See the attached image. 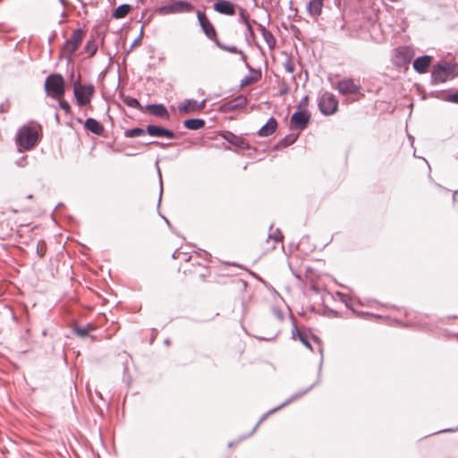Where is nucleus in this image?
Wrapping results in <instances>:
<instances>
[{
	"mask_svg": "<svg viewBox=\"0 0 458 458\" xmlns=\"http://www.w3.org/2000/svg\"><path fill=\"white\" fill-rule=\"evenodd\" d=\"M84 36L85 32L82 29L74 30L71 37L67 38L63 45V54L71 59L81 44Z\"/></svg>",
	"mask_w": 458,
	"mask_h": 458,
	"instance_id": "obj_7",
	"label": "nucleus"
},
{
	"mask_svg": "<svg viewBox=\"0 0 458 458\" xmlns=\"http://www.w3.org/2000/svg\"><path fill=\"white\" fill-rule=\"evenodd\" d=\"M277 125V121L274 117H270L268 121L259 130L258 135L260 137L270 136L276 131Z\"/></svg>",
	"mask_w": 458,
	"mask_h": 458,
	"instance_id": "obj_19",
	"label": "nucleus"
},
{
	"mask_svg": "<svg viewBox=\"0 0 458 458\" xmlns=\"http://www.w3.org/2000/svg\"><path fill=\"white\" fill-rule=\"evenodd\" d=\"M247 104V98L242 96V95H240L236 98H233V99L229 100V101H226L225 103H224L221 106V109L223 111H235L237 109H240V108H242L246 106Z\"/></svg>",
	"mask_w": 458,
	"mask_h": 458,
	"instance_id": "obj_13",
	"label": "nucleus"
},
{
	"mask_svg": "<svg viewBox=\"0 0 458 458\" xmlns=\"http://www.w3.org/2000/svg\"><path fill=\"white\" fill-rule=\"evenodd\" d=\"M222 136L227 142L242 149H246L249 147V144L242 137L231 131H225Z\"/></svg>",
	"mask_w": 458,
	"mask_h": 458,
	"instance_id": "obj_16",
	"label": "nucleus"
},
{
	"mask_svg": "<svg viewBox=\"0 0 458 458\" xmlns=\"http://www.w3.org/2000/svg\"><path fill=\"white\" fill-rule=\"evenodd\" d=\"M292 335L293 339L298 337L300 342L312 352L322 353V344L317 336L300 331L296 327H293Z\"/></svg>",
	"mask_w": 458,
	"mask_h": 458,
	"instance_id": "obj_6",
	"label": "nucleus"
},
{
	"mask_svg": "<svg viewBox=\"0 0 458 458\" xmlns=\"http://www.w3.org/2000/svg\"><path fill=\"white\" fill-rule=\"evenodd\" d=\"M336 89L342 95H352L360 91V86L354 83L352 79H344L337 83Z\"/></svg>",
	"mask_w": 458,
	"mask_h": 458,
	"instance_id": "obj_11",
	"label": "nucleus"
},
{
	"mask_svg": "<svg viewBox=\"0 0 458 458\" xmlns=\"http://www.w3.org/2000/svg\"><path fill=\"white\" fill-rule=\"evenodd\" d=\"M310 116L302 111H296L291 116V123L300 130L306 128L310 123Z\"/></svg>",
	"mask_w": 458,
	"mask_h": 458,
	"instance_id": "obj_14",
	"label": "nucleus"
},
{
	"mask_svg": "<svg viewBox=\"0 0 458 458\" xmlns=\"http://www.w3.org/2000/svg\"><path fill=\"white\" fill-rule=\"evenodd\" d=\"M258 29L260 31L268 48L270 50H274L276 46V39L274 37V35L268 30H267L266 27L262 24H259Z\"/></svg>",
	"mask_w": 458,
	"mask_h": 458,
	"instance_id": "obj_22",
	"label": "nucleus"
},
{
	"mask_svg": "<svg viewBox=\"0 0 458 458\" xmlns=\"http://www.w3.org/2000/svg\"><path fill=\"white\" fill-rule=\"evenodd\" d=\"M307 100H308V97H304L302 99V104H305Z\"/></svg>",
	"mask_w": 458,
	"mask_h": 458,
	"instance_id": "obj_43",
	"label": "nucleus"
},
{
	"mask_svg": "<svg viewBox=\"0 0 458 458\" xmlns=\"http://www.w3.org/2000/svg\"><path fill=\"white\" fill-rule=\"evenodd\" d=\"M214 10L221 14L233 15L234 5L228 0H217L214 4Z\"/></svg>",
	"mask_w": 458,
	"mask_h": 458,
	"instance_id": "obj_15",
	"label": "nucleus"
},
{
	"mask_svg": "<svg viewBox=\"0 0 458 458\" xmlns=\"http://www.w3.org/2000/svg\"><path fill=\"white\" fill-rule=\"evenodd\" d=\"M194 10L193 4L184 0H172L167 4L161 5L156 9L159 15H171L191 13Z\"/></svg>",
	"mask_w": 458,
	"mask_h": 458,
	"instance_id": "obj_4",
	"label": "nucleus"
},
{
	"mask_svg": "<svg viewBox=\"0 0 458 458\" xmlns=\"http://www.w3.org/2000/svg\"><path fill=\"white\" fill-rule=\"evenodd\" d=\"M431 61L432 57L429 55L418 57L413 62V69L419 73H424L429 67Z\"/></svg>",
	"mask_w": 458,
	"mask_h": 458,
	"instance_id": "obj_17",
	"label": "nucleus"
},
{
	"mask_svg": "<svg viewBox=\"0 0 458 458\" xmlns=\"http://www.w3.org/2000/svg\"><path fill=\"white\" fill-rule=\"evenodd\" d=\"M183 126L188 130H199L205 126V121L199 118L187 119L183 122Z\"/></svg>",
	"mask_w": 458,
	"mask_h": 458,
	"instance_id": "obj_25",
	"label": "nucleus"
},
{
	"mask_svg": "<svg viewBox=\"0 0 458 458\" xmlns=\"http://www.w3.org/2000/svg\"><path fill=\"white\" fill-rule=\"evenodd\" d=\"M146 132L153 137H166L168 139H175V133L168 129L149 124L147 126Z\"/></svg>",
	"mask_w": 458,
	"mask_h": 458,
	"instance_id": "obj_12",
	"label": "nucleus"
},
{
	"mask_svg": "<svg viewBox=\"0 0 458 458\" xmlns=\"http://www.w3.org/2000/svg\"><path fill=\"white\" fill-rule=\"evenodd\" d=\"M147 110L153 115L168 119L169 113L163 104H149L146 106Z\"/></svg>",
	"mask_w": 458,
	"mask_h": 458,
	"instance_id": "obj_18",
	"label": "nucleus"
},
{
	"mask_svg": "<svg viewBox=\"0 0 458 458\" xmlns=\"http://www.w3.org/2000/svg\"><path fill=\"white\" fill-rule=\"evenodd\" d=\"M260 75H256V76H252V75H248L246 76L241 82V86L243 87V86H247V85H250L253 82H256L259 79Z\"/></svg>",
	"mask_w": 458,
	"mask_h": 458,
	"instance_id": "obj_30",
	"label": "nucleus"
},
{
	"mask_svg": "<svg viewBox=\"0 0 458 458\" xmlns=\"http://www.w3.org/2000/svg\"><path fill=\"white\" fill-rule=\"evenodd\" d=\"M91 330V327L89 325L86 327H78L75 328V333L80 336H87L89 334V331Z\"/></svg>",
	"mask_w": 458,
	"mask_h": 458,
	"instance_id": "obj_31",
	"label": "nucleus"
},
{
	"mask_svg": "<svg viewBox=\"0 0 458 458\" xmlns=\"http://www.w3.org/2000/svg\"><path fill=\"white\" fill-rule=\"evenodd\" d=\"M42 131L40 124L35 122H30L20 128L16 133V144L19 148L30 150L39 140V134Z\"/></svg>",
	"mask_w": 458,
	"mask_h": 458,
	"instance_id": "obj_1",
	"label": "nucleus"
},
{
	"mask_svg": "<svg viewBox=\"0 0 458 458\" xmlns=\"http://www.w3.org/2000/svg\"><path fill=\"white\" fill-rule=\"evenodd\" d=\"M59 101V107L64 111L66 114H69L71 113V106L70 104L63 100L62 98L57 99Z\"/></svg>",
	"mask_w": 458,
	"mask_h": 458,
	"instance_id": "obj_32",
	"label": "nucleus"
},
{
	"mask_svg": "<svg viewBox=\"0 0 458 458\" xmlns=\"http://www.w3.org/2000/svg\"><path fill=\"white\" fill-rule=\"evenodd\" d=\"M215 44L220 49H222L224 51H226V52H229L232 54H239L242 56V60L246 62V60H247L246 55L243 53L242 50L238 49L235 46H227V45L222 44L219 40H217Z\"/></svg>",
	"mask_w": 458,
	"mask_h": 458,
	"instance_id": "obj_24",
	"label": "nucleus"
},
{
	"mask_svg": "<svg viewBox=\"0 0 458 458\" xmlns=\"http://www.w3.org/2000/svg\"><path fill=\"white\" fill-rule=\"evenodd\" d=\"M447 99L451 102L457 103L458 104V91L451 94L447 97Z\"/></svg>",
	"mask_w": 458,
	"mask_h": 458,
	"instance_id": "obj_38",
	"label": "nucleus"
},
{
	"mask_svg": "<svg viewBox=\"0 0 458 458\" xmlns=\"http://www.w3.org/2000/svg\"><path fill=\"white\" fill-rule=\"evenodd\" d=\"M84 128L85 130L89 131L98 136L102 135L105 131L104 126L94 118L86 119L84 122Z\"/></svg>",
	"mask_w": 458,
	"mask_h": 458,
	"instance_id": "obj_20",
	"label": "nucleus"
},
{
	"mask_svg": "<svg viewBox=\"0 0 458 458\" xmlns=\"http://www.w3.org/2000/svg\"><path fill=\"white\" fill-rule=\"evenodd\" d=\"M268 238L273 239L275 240V242H278L282 241L283 235L281 232L278 229H276L275 233L269 234Z\"/></svg>",
	"mask_w": 458,
	"mask_h": 458,
	"instance_id": "obj_34",
	"label": "nucleus"
},
{
	"mask_svg": "<svg viewBox=\"0 0 458 458\" xmlns=\"http://www.w3.org/2000/svg\"><path fill=\"white\" fill-rule=\"evenodd\" d=\"M131 7L130 4H123L119 5L113 13V16L115 19L124 18L131 11Z\"/></svg>",
	"mask_w": 458,
	"mask_h": 458,
	"instance_id": "obj_27",
	"label": "nucleus"
},
{
	"mask_svg": "<svg viewBox=\"0 0 458 458\" xmlns=\"http://www.w3.org/2000/svg\"><path fill=\"white\" fill-rule=\"evenodd\" d=\"M455 76H458V64L440 63L434 67L432 72V80L436 83L445 82Z\"/></svg>",
	"mask_w": 458,
	"mask_h": 458,
	"instance_id": "obj_3",
	"label": "nucleus"
},
{
	"mask_svg": "<svg viewBox=\"0 0 458 458\" xmlns=\"http://www.w3.org/2000/svg\"><path fill=\"white\" fill-rule=\"evenodd\" d=\"M197 18L206 37L216 43L218 40L216 29L208 19L205 13L198 11Z\"/></svg>",
	"mask_w": 458,
	"mask_h": 458,
	"instance_id": "obj_9",
	"label": "nucleus"
},
{
	"mask_svg": "<svg viewBox=\"0 0 458 458\" xmlns=\"http://www.w3.org/2000/svg\"><path fill=\"white\" fill-rule=\"evenodd\" d=\"M324 0H310L307 4V12L312 17H318L321 14Z\"/></svg>",
	"mask_w": 458,
	"mask_h": 458,
	"instance_id": "obj_21",
	"label": "nucleus"
},
{
	"mask_svg": "<svg viewBox=\"0 0 458 458\" xmlns=\"http://www.w3.org/2000/svg\"><path fill=\"white\" fill-rule=\"evenodd\" d=\"M98 48V45L97 39L94 37H91V38L87 41L84 47V52L88 55L89 57H92L96 55Z\"/></svg>",
	"mask_w": 458,
	"mask_h": 458,
	"instance_id": "obj_26",
	"label": "nucleus"
},
{
	"mask_svg": "<svg viewBox=\"0 0 458 458\" xmlns=\"http://www.w3.org/2000/svg\"><path fill=\"white\" fill-rule=\"evenodd\" d=\"M276 316H277V318H278L279 319H282V318H283V315H282L281 311L277 310V311L276 312Z\"/></svg>",
	"mask_w": 458,
	"mask_h": 458,
	"instance_id": "obj_40",
	"label": "nucleus"
},
{
	"mask_svg": "<svg viewBox=\"0 0 458 458\" xmlns=\"http://www.w3.org/2000/svg\"><path fill=\"white\" fill-rule=\"evenodd\" d=\"M205 106L206 99H203L201 102H198L195 99H185L178 106V111L180 114H191L201 111Z\"/></svg>",
	"mask_w": 458,
	"mask_h": 458,
	"instance_id": "obj_10",
	"label": "nucleus"
},
{
	"mask_svg": "<svg viewBox=\"0 0 458 458\" xmlns=\"http://www.w3.org/2000/svg\"><path fill=\"white\" fill-rule=\"evenodd\" d=\"M142 34H143V31L141 30L140 35L138 36V38H135L134 41L132 42V44L131 45L129 52L131 51L136 46L140 45V43L141 41Z\"/></svg>",
	"mask_w": 458,
	"mask_h": 458,
	"instance_id": "obj_35",
	"label": "nucleus"
},
{
	"mask_svg": "<svg viewBox=\"0 0 458 458\" xmlns=\"http://www.w3.org/2000/svg\"><path fill=\"white\" fill-rule=\"evenodd\" d=\"M123 102H124L125 105H127L130 107L138 109L140 111L143 110V107L140 105V103L138 101V99H136L134 98L126 97V98H123Z\"/></svg>",
	"mask_w": 458,
	"mask_h": 458,
	"instance_id": "obj_28",
	"label": "nucleus"
},
{
	"mask_svg": "<svg viewBox=\"0 0 458 458\" xmlns=\"http://www.w3.org/2000/svg\"><path fill=\"white\" fill-rule=\"evenodd\" d=\"M246 29L248 30V33H249V37L254 40L255 39V33H254V30L252 29V26L250 24V22L247 23L246 25Z\"/></svg>",
	"mask_w": 458,
	"mask_h": 458,
	"instance_id": "obj_37",
	"label": "nucleus"
},
{
	"mask_svg": "<svg viewBox=\"0 0 458 458\" xmlns=\"http://www.w3.org/2000/svg\"><path fill=\"white\" fill-rule=\"evenodd\" d=\"M284 70L289 73H293L295 69L294 64L293 63V61L290 58L285 60V62L284 63Z\"/></svg>",
	"mask_w": 458,
	"mask_h": 458,
	"instance_id": "obj_33",
	"label": "nucleus"
},
{
	"mask_svg": "<svg viewBox=\"0 0 458 458\" xmlns=\"http://www.w3.org/2000/svg\"><path fill=\"white\" fill-rule=\"evenodd\" d=\"M318 107L325 115L334 114L338 109V100L333 93L325 91L318 98Z\"/></svg>",
	"mask_w": 458,
	"mask_h": 458,
	"instance_id": "obj_8",
	"label": "nucleus"
},
{
	"mask_svg": "<svg viewBox=\"0 0 458 458\" xmlns=\"http://www.w3.org/2000/svg\"><path fill=\"white\" fill-rule=\"evenodd\" d=\"M145 133H147L146 131L141 128H132L130 130H126L124 135L127 138H135L143 136Z\"/></svg>",
	"mask_w": 458,
	"mask_h": 458,
	"instance_id": "obj_29",
	"label": "nucleus"
},
{
	"mask_svg": "<svg viewBox=\"0 0 458 458\" xmlns=\"http://www.w3.org/2000/svg\"><path fill=\"white\" fill-rule=\"evenodd\" d=\"M95 93L94 85L91 83L81 84L80 81L73 83V94L79 106H84L90 103Z\"/></svg>",
	"mask_w": 458,
	"mask_h": 458,
	"instance_id": "obj_5",
	"label": "nucleus"
},
{
	"mask_svg": "<svg viewBox=\"0 0 458 458\" xmlns=\"http://www.w3.org/2000/svg\"><path fill=\"white\" fill-rule=\"evenodd\" d=\"M307 100H308V97H304L302 99V104H305Z\"/></svg>",
	"mask_w": 458,
	"mask_h": 458,
	"instance_id": "obj_45",
	"label": "nucleus"
},
{
	"mask_svg": "<svg viewBox=\"0 0 458 458\" xmlns=\"http://www.w3.org/2000/svg\"><path fill=\"white\" fill-rule=\"evenodd\" d=\"M240 21L244 24L246 25L247 23L250 22L249 21V17L248 15L245 13V11L244 10H241V13H240Z\"/></svg>",
	"mask_w": 458,
	"mask_h": 458,
	"instance_id": "obj_36",
	"label": "nucleus"
},
{
	"mask_svg": "<svg viewBox=\"0 0 458 458\" xmlns=\"http://www.w3.org/2000/svg\"><path fill=\"white\" fill-rule=\"evenodd\" d=\"M38 254L39 255L40 258H42L44 256V252L42 250H39L38 248Z\"/></svg>",
	"mask_w": 458,
	"mask_h": 458,
	"instance_id": "obj_41",
	"label": "nucleus"
},
{
	"mask_svg": "<svg viewBox=\"0 0 458 458\" xmlns=\"http://www.w3.org/2000/svg\"><path fill=\"white\" fill-rule=\"evenodd\" d=\"M55 119H56L58 121V114H56L55 116Z\"/></svg>",
	"mask_w": 458,
	"mask_h": 458,
	"instance_id": "obj_46",
	"label": "nucleus"
},
{
	"mask_svg": "<svg viewBox=\"0 0 458 458\" xmlns=\"http://www.w3.org/2000/svg\"><path fill=\"white\" fill-rule=\"evenodd\" d=\"M307 100H308V97H304L302 99V104H305Z\"/></svg>",
	"mask_w": 458,
	"mask_h": 458,
	"instance_id": "obj_44",
	"label": "nucleus"
},
{
	"mask_svg": "<svg viewBox=\"0 0 458 458\" xmlns=\"http://www.w3.org/2000/svg\"><path fill=\"white\" fill-rule=\"evenodd\" d=\"M395 59L402 64L410 63L411 59V50L405 47L397 48L395 50Z\"/></svg>",
	"mask_w": 458,
	"mask_h": 458,
	"instance_id": "obj_23",
	"label": "nucleus"
},
{
	"mask_svg": "<svg viewBox=\"0 0 458 458\" xmlns=\"http://www.w3.org/2000/svg\"><path fill=\"white\" fill-rule=\"evenodd\" d=\"M182 254H183V255H184V257H186V254L182 253V252H181V251H179V250H175V251L173 253V259H179V258H180V256H181ZM184 259H185L186 261H187V260H189V259H188V258H184Z\"/></svg>",
	"mask_w": 458,
	"mask_h": 458,
	"instance_id": "obj_39",
	"label": "nucleus"
},
{
	"mask_svg": "<svg viewBox=\"0 0 458 458\" xmlns=\"http://www.w3.org/2000/svg\"><path fill=\"white\" fill-rule=\"evenodd\" d=\"M45 90L47 95L54 99L63 98L65 93V81L59 73L48 75L45 81Z\"/></svg>",
	"mask_w": 458,
	"mask_h": 458,
	"instance_id": "obj_2",
	"label": "nucleus"
},
{
	"mask_svg": "<svg viewBox=\"0 0 458 458\" xmlns=\"http://www.w3.org/2000/svg\"><path fill=\"white\" fill-rule=\"evenodd\" d=\"M58 1L62 4V5H63L64 7L65 6V4H66V3H67V1H66V0H58Z\"/></svg>",
	"mask_w": 458,
	"mask_h": 458,
	"instance_id": "obj_42",
	"label": "nucleus"
}]
</instances>
